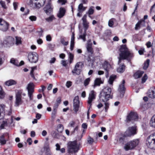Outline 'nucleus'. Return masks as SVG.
Masks as SVG:
<instances>
[{
  "mask_svg": "<svg viewBox=\"0 0 155 155\" xmlns=\"http://www.w3.org/2000/svg\"><path fill=\"white\" fill-rule=\"evenodd\" d=\"M119 51L120 53L118 64L121 62L122 60L126 59L130 61L133 57V54L127 48L125 45H121Z\"/></svg>",
  "mask_w": 155,
  "mask_h": 155,
  "instance_id": "f257e3e1",
  "label": "nucleus"
},
{
  "mask_svg": "<svg viewBox=\"0 0 155 155\" xmlns=\"http://www.w3.org/2000/svg\"><path fill=\"white\" fill-rule=\"evenodd\" d=\"M111 91V88L109 87L104 88L100 93L99 97L100 101L105 102V111L107 112L109 108V104L107 102L110 97V94Z\"/></svg>",
  "mask_w": 155,
  "mask_h": 155,
  "instance_id": "f03ea898",
  "label": "nucleus"
},
{
  "mask_svg": "<svg viewBox=\"0 0 155 155\" xmlns=\"http://www.w3.org/2000/svg\"><path fill=\"white\" fill-rule=\"evenodd\" d=\"M45 0H30V5L31 6L35 8H40L44 5Z\"/></svg>",
  "mask_w": 155,
  "mask_h": 155,
  "instance_id": "7ed1b4c3",
  "label": "nucleus"
},
{
  "mask_svg": "<svg viewBox=\"0 0 155 155\" xmlns=\"http://www.w3.org/2000/svg\"><path fill=\"white\" fill-rule=\"evenodd\" d=\"M139 141L138 139H136L131 141L126 144L124 147L126 150H131L138 145Z\"/></svg>",
  "mask_w": 155,
  "mask_h": 155,
  "instance_id": "20e7f679",
  "label": "nucleus"
},
{
  "mask_svg": "<svg viewBox=\"0 0 155 155\" xmlns=\"http://www.w3.org/2000/svg\"><path fill=\"white\" fill-rule=\"evenodd\" d=\"M138 119V116L137 113L131 112L127 116L125 121L127 123L130 121L133 122L134 121H137Z\"/></svg>",
  "mask_w": 155,
  "mask_h": 155,
  "instance_id": "39448f33",
  "label": "nucleus"
},
{
  "mask_svg": "<svg viewBox=\"0 0 155 155\" xmlns=\"http://www.w3.org/2000/svg\"><path fill=\"white\" fill-rule=\"evenodd\" d=\"M137 129L135 126L129 127L124 133V135L125 136L130 137L136 134Z\"/></svg>",
  "mask_w": 155,
  "mask_h": 155,
  "instance_id": "423d86ee",
  "label": "nucleus"
},
{
  "mask_svg": "<svg viewBox=\"0 0 155 155\" xmlns=\"http://www.w3.org/2000/svg\"><path fill=\"white\" fill-rule=\"evenodd\" d=\"M125 83V81L124 80L122 81V83L119 85L118 89L119 94L118 95V97L119 98H122L124 96L126 89L124 87Z\"/></svg>",
  "mask_w": 155,
  "mask_h": 155,
  "instance_id": "0eeeda50",
  "label": "nucleus"
},
{
  "mask_svg": "<svg viewBox=\"0 0 155 155\" xmlns=\"http://www.w3.org/2000/svg\"><path fill=\"white\" fill-rule=\"evenodd\" d=\"M28 58L30 62L36 63L38 60V55L35 52H31L28 54Z\"/></svg>",
  "mask_w": 155,
  "mask_h": 155,
  "instance_id": "6e6552de",
  "label": "nucleus"
},
{
  "mask_svg": "<svg viewBox=\"0 0 155 155\" xmlns=\"http://www.w3.org/2000/svg\"><path fill=\"white\" fill-rule=\"evenodd\" d=\"M68 151L69 153L78 151V148L75 142H71L69 143L68 147Z\"/></svg>",
  "mask_w": 155,
  "mask_h": 155,
  "instance_id": "1a4fd4ad",
  "label": "nucleus"
},
{
  "mask_svg": "<svg viewBox=\"0 0 155 155\" xmlns=\"http://www.w3.org/2000/svg\"><path fill=\"white\" fill-rule=\"evenodd\" d=\"M83 66L84 65L82 62H78L77 63L75 66L74 69L72 71V73L76 74H79Z\"/></svg>",
  "mask_w": 155,
  "mask_h": 155,
  "instance_id": "9d476101",
  "label": "nucleus"
},
{
  "mask_svg": "<svg viewBox=\"0 0 155 155\" xmlns=\"http://www.w3.org/2000/svg\"><path fill=\"white\" fill-rule=\"evenodd\" d=\"M146 143L149 148L155 150V138L149 137L146 141Z\"/></svg>",
  "mask_w": 155,
  "mask_h": 155,
  "instance_id": "9b49d317",
  "label": "nucleus"
},
{
  "mask_svg": "<svg viewBox=\"0 0 155 155\" xmlns=\"http://www.w3.org/2000/svg\"><path fill=\"white\" fill-rule=\"evenodd\" d=\"M27 89L28 91V94L30 100L33 99L32 94L34 91V85L33 83H30L28 85Z\"/></svg>",
  "mask_w": 155,
  "mask_h": 155,
  "instance_id": "f8f14e48",
  "label": "nucleus"
},
{
  "mask_svg": "<svg viewBox=\"0 0 155 155\" xmlns=\"http://www.w3.org/2000/svg\"><path fill=\"white\" fill-rule=\"evenodd\" d=\"M0 25L1 26V29L3 31H6L8 29L9 26L8 23L2 18H0Z\"/></svg>",
  "mask_w": 155,
  "mask_h": 155,
  "instance_id": "ddd939ff",
  "label": "nucleus"
},
{
  "mask_svg": "<svg viewBox=\"0 0 155 155\" xmlns=\"http://www.w3.org/2000/svg\"><path fill=\"white\" fill-rule=\"evenodd\" d=\"M79 104L80 101L79 100V97L77 96L75 97L73 100V110L75 112L76 114L78 110Z\"/></svg>",
  "mask_w": 155,
  "mask_h": 155,
  "instance_id": "4468645a",
  "label": "nucleus"
},
{
  "mask_svg": "<svg viewBox=\"0 0 155 155\" xmlns=\"http://www.w3.org/2000/svg\"><path fill=\"white\" fill-rule=\"evenodd\" d=\"M14 39L13 38L8 36L4 40L3 43L4 44L9 47L14 44Z\"/></svg>",
  "mask_w": 155,
  "mask_h": 155,
  "instance_id": "2eb2a0df",
  "label": "nucleus"
},
{
  "mask_svg": "<svg viewBox=\"0 0 155 155\" xmlns=\"http://www.w3.org/2000/svg\"><path fill=\"white\" fill-rule=\"evenodd\" d=\"M21 92L20 91H18L16 94V102L15 105L17 106H18L22 103V101L21 99Z\"/></svg>",
  "mask_w": 155,
  "mask_h": 155,
  "instance_id": "dca6fc26",
  "label": "nucleus"
},
{
  "mask_svg": "<svg viewBox=\"0 0 155 155\" xmlns=\"http://www.w3.org/2000/svg\"><path fill=\"white\" fill-rule=\"evenodd\" d=\"M43 9L47 15H49L51 14V12L52 11L53 8L51 5L50 2H48Z\"/></svg>",
  "mask_w": 155,
  "mask_h": 155,
  "instance_id": "f3484780",
  "label": "nucleus"
},
{
  "mask_svg": "<svg viewBox=\"0 0 155 155\" xmlns=\"http://www.w3.org/2000/svg\"><path fill=\"white\" fill-rule=\"evenodd\" d=\"M95 92L94 91H91L89 94L87 103L90 104V107H91V102L95 98Z\"/></svg>",
  "mask_w": 155,
  "mask_h": 155,
  "instance_id": "a211bd4d",
  "label": "nucleus"
},
{
  "mask_svg": "<svg viewBox=\"0 0 155 155\" xmlns=\"http://www.w3.org/2000/svg\"><path fill=\"white\" fill-rule=\"evenodd\" d=\"M86 48L87 52L92 54L93 53L94 50L92 48V44L91 42V40L89 39L86 45Z\"/></svg>",
  "mask_w": 155,
  "mask_h": 155,
  "instance_id": "6ab92c4d",
  "label": "nucleus"
},
{
  "mask_svg": "<svg viewBox=\"0 0 155 155\" xmlns=\"http://www.w3.org/2000/svg\"><path fill=\"white\" fill-rule=\"evenodd\" d=\"M103 66L104 69L106 71L105 73L106 75H108L110 69L111 68L110 65L108 62L105 61L104 63Z\"/></svg>",
  "mask_w": 155,
  "mask_h": 155,
  "instance_id": "aec40b11",
  "label": "nucleus"
},
{
  "mask_svg": "<svg viewBox=\"0 0 155 155\" xmlns=\"http://www.w3.org/2000/svg\"><path fill=\"white\" fill-rule=\"evenodd\" d=\"M65 12V8L61 7L60 8L59 11L57 14V15L59 18H61L64 15Z\"/></svg>",
  "mask_w": 155,
  "mask_h": 155,
  "instance_id": "412c9836",
  "label": "nucleus"
},
{
  "mask_svg": "<svg viewBox=\"0 0 155 155\" xmlns=\"http://www.w3.org/2000/svg\"><path fill=\"white\" fill-rule=\"evenodd\" d=\"M147 95L150 98H155V87L149 91Z\"/></svg>",
  "mask_w": 155,
  "mask_h": 155,
  "instance_id": "4be33fe9",
  "label": "nucleus"
},
{
  "mask_svg": "<svg viewBox=\"0 0 155 155\" xmlns=\"http://www.w3.org/2000/svg\"><path fill=\"white\" fill-rule=\"evenodd\" d=\"M16 84V82L15 81L13 80H10L7 81L5 82V84L7 86H10L12 85L15 84Z\"/></svg>",
  "mask_w": 155,
  "mask_h": 155,
  "instance_id": "5701e85b",
  "label": "nucleus"
},
{
  "mask_svg": "<svg viewBox=\"0 0 155 155\" xmlns=\"http://www.w3.org/2000/svg\"><path fill=\"white\" fill-rule=\"evenodd\" d=\"M86 7H84L83 6V4L81 3L78 5V11L80 12H82L86 10Z\"/></svg>",
  "mask_w": 155,
  "mask_h": 155,
  "instance_id": "b1692460",
  "label": "nucleus"
},
{
  "mask_svg": "<svg viewBox=\"0 0 155 155\" xmlns=\"http://www.w3.org/2000/svg\"><path fill=\"white\" fill-rule=\"evenodd\" d=\"M103 83L101 78H97L94 81V87L96 86H100L101 84H102Z\"/></svg>",
  "mask_w": 155,
  "mask_h": 155,
  "instance_id": "393cba45",
  "label": "nucleus"
},
{
  "mask_svg": "<svg viewBox=\"0 0 155 155\" xmlns=\"http://www.w3.org/2000/svg\"><path fill=\"white\" fill-rule=\"evenodd\" d=\"M143 71H138L135 73L134 75V77L135 78H140L144 73Z\"/></svg>",
  "mask_w": 155,
  "mask_h": 155,
  "instance_id": "a878e982",
  "label": "nucleus"
},
{
  "mask_svg": "<svg viewBox=\"0 0 155 155\" xmlns=\"http://www.w3.org/2000/svg\"><path fill=\"white\" fill-rule=\"evenodd\" d=\"M74 34H73L71 36V45H70V49L71 50H72L74 45Z\"/></svg>",
  "mask_w": 155,
  "mask_h": 155,
  "instance_id": "bb28decb",
  "label": "nucleus"
},
{
  "mask_svg": "<svg viewBox=\"0 0 155 155\" xmlns=\"http://www.w3.org/2000/svg\"><path fill=\"white\" fill-rule=\"evenodd\" d=\"M125 66L124 64L120 65L117 69V71L118 72L122 73L125 69Z\"/></svg>",
  "mask_w": 155,
  "mask_h": 155,
  "instance_id": "cd10ccee",
  "label": "nucleus"
},
{
  "mask_svg": "<svg viewBox=\"0 0 155 155\" xmlns=\"http://www.w3.org/2000/svg\"><path fill=\"white\" fill-rule=\"evenodd\" d=\"M150 126L155 128V115L153 116L150 121Z\"/></svg>",
  "mask_w": 155,
  "mask_h": 155,
  "instance_id": "c85d7f7f",
  "label": "nucleus"
},
{
  "mask_svg": "<svg viewBox=\"0 0 155 155\" xmlns=\"http://www.w3.org/2000/svg\"><path fill=\"white\" fill-rule=\"evenodd\" d=\"M4 108L2 105L0 106V120L3 119L4 117Z\"/></svg>",
  "mask_w": 155,
  "mask_h": 155,
  "instance_id": "c756f323",
  "label": "nucleus"
},
{
  "mask_svg": "<svg viewBox=\"0 0 155 155\" xmlns=\"http://www.w3.org/2000/svg\"><path fill=\"white\" fill-rule=\"evenodd\" d=\"M116 78V76L115 75H111L109 79L108 82L109 84H112L114 80Z\"/></svg>",
  "mask_w": 155,
  "mask_h": 155,
  "instance_id": "7c9ffc66",
  "label": "nucleus"
},
{
  "mask_svg": "<svg viewBox=\"0 0 155 155\" xmlns=\"http://www.w3.org/2000/svg\"><path fill=\"white\" fill-rule=\"evenodd\" d=\"M52 136L56 138H58L60 137L59 134L55 131H52L51 133Z\"/></svg>",
  "mask_w": 155,
  "mask_h": 155,
  "instance_id": "2f4dec72",
  "label": "nucleus"
},
{
  "mask_svg": "<svg viewBox=\"0 0 155 155\" xmlns=\"http://www.w3.org/2000/svg\"><path fill=\"white\" fill-rule=\"evenodd\" d=\"M10 62L11 63L14 65L18 66V61L14 58H12L11 59Z\"/></svg>",
  "mask_w": 155,
  "mask_h": 155,
  "instance_id": "473e14b6",
  "label": "nucleus"
},
{
  "mask_svg": "<svg viewBox=\"0 0 155 155\" xmlns=\"http://www.w3.org/2000/svg\"><path fill=\"white\" fill-rule=\"evenodd\" d=\"M4 135H2L0 137V143L2 145L6 143V140L5 139Z\"/></svg>",
  "mask_w": 155,
  "mask_h": 155,
  "instance_id": "72a5a7b5",
  "label": "nucleus"
},
{
  "mask_svg": "<svg viewBox=\"0 0 155 155\" xmlns=\"http://www.w3.org/2000/svg\"><path fill=\"white\" fill-rule=\"evenodd\" d=\"M16 43L15 44L18 45L21 44V38L20 37L16 36L15 37Z\"/></svg>",
  "mask_w": 155,
  "mask_h": 155,
  "instance_id": "f704fd0d",
  "label": "nucleus"
},
{
  "mask_svg": "<svg viewBox=\"0 0 155 155\" xmlns=\"http://www.w3.org/2000/svg\"><path fill=\"white\" fill-rule=\"evenodd\" d=\"M63 129L64 127L61 124H59L58 125L57 127V131L59 133H62Z\"/></svg>",
  "mask_w": 155,
  "mask_h": 155,
  "instance_id": "c9c22d12",
  "label": "nucleus"
},
{
  "mask_svg": "<svg viewBox=\"0 0 155 155\" xmlns=\"http://www.w3.org/2000/svg\"><path fill=\"white\" fill-rule=\"evenodd\" d=\"M86 35V32L84 31V34L83 35H80L79 36V37L78 38V39H82L83 41H86V38H85V36Z\"/></svg>",
  "mask_w": 155,
  "mask_h": 155,
  "instance_id": "e433bc0d",
  "label": "nucleus"
},
{
  "mask_svg": "<svg viewBox=\"0 0 155 155\" xmlns=\"http://www.w3.org/2000/svg\"><path fill=\"white\" fill-rule=\"evenodd\" d=\"M94 7L93 6H91L90 7L87 12V13L88 14V15H91L93 14L94 12Z\"/></svg>",
  "mask_w": 155,
  "mask_h": 155,
  "instance_id": "4c0bfd02",
  "label": "nucleus"
},
{
  "mask_svg": "<svg viewBox=\"0 0 155 155\" xmlns=\"http://www.w3.org/2000/svg\"><path fill=\"white\" fill-rule=\"evenodd\" d=\"M150 60L147 59L146 62L144 63V65L143 67V69L145 70H146L148 67L149 65L150 62Z\"/></svg>",
  "mask_w": 155,
  "mask_h": 155,
  "instance_id": "58836bf2",
  "label": "nucleus"
},
{
  "mask_svg": "<svg viewBox=\"0 0 155 155\" xmlns=\"http://www.w3.org/2000/svg\"><path fill=\"white\" fill-rule=\"evenodd\" d=\"M125 136L124 135V136H122L120 137L119 138L118 142L122 144H123L124 143V138Z\"/></svg>",
  "mask_w": 155,
  "mask_h": 155,
  "instance_id": "ea45409f",
  "label": "nucleus"
},
{
  "mask_svg": "<svg viewBox=\"0 0 155 155\" xmlns=\"http://www.w3.org/2000/svg\"><path fill=\"white\" fill-rule=\"evenodd\" d=\"M88 24V23L87 21L83 22L84 28L85 32L86 31L88 28L89 26Z\"/></svg>",
  "mask_w": 155,
  "mask_h": 155,
  "instance_id": "a19ab883",
  "label": "nucleus"
},
{
  "mask_svg": "<svg viewBox=\"0 0 155 155\" xmlns=\"http://www.w3.org/2000/svg\"><path fill=\"white\" fill-rule=\"evenodd\" d=\"M54 19L55 18L54 16L53 15H52L49 17L45 18V20L48 22H50Z\"/></svg>",
  "mask_w": 155,
  "mask_h": 155,
  "instance_id": "79ce46f5",
  "label": "nucleus"
},
{
  "mask_svg": "<svg viewBox=\"0 0 155 155\" xmlns=\"http://www.w3.org/2000/svg\"><path fill=\"white\" fill-rule=\"evenodd\" d=\"M61 42L64 45H67L68 44V41H65L64 38H62L61 39Z\"/></svg>",
  "mask_w": 155,
  "mask_h": 155,
  "instance_id": "37998d69",
  "label": "nucleus"
},
{
  "mask_svg": "<svg viewBox=\"0 0 155 155\" xmlns=\"http://www.w3.org/2000/svg\"><path fill=\"white\" fill-rule=\"evenodd\" d=\"M90 81V78H88L85 79L84 82V84L85 86H86L87 85Z\"/></svg>",
  "mask_w": 155,
  "mask_h": 155,
  "instance_id": "c03bdc74",
  "label": "nucleus"
},
{
  "mask_svg": "<svg viewBox=\"0 0 155 155\" xmlns=\"http://www.w3.org/2000/svg\"><path fill=\"white\" fill-rule=\"evenodd\" d=\"M87 141V143H88L90 144H91L94 142V140L92 138H91L90 137H89L88 138Z\"/></svg>",
  "mask_w": 155,
  "mask_h": 155,
  "instance_id": "a18cd8bd",
  "label": "nucleus"
},
{
  "mask_svg": "<svg viewBox=\"0 0 155 155\" xmlns=\"http://www.w3.org/2000/svg\"><path fill=\"white\" fill-rule=\"evenodd\" d=\"M0 3L2 8L4 9L7 8V6L6 5L5 2L3 1H1L0 2Z\"/></svg>",
  "mask_w": 155,
  "mask_h": 155,
  "instance_id": "49530a36",
  "label": "nucleus"
},
{
  "mask_svg": "<svg viewBox=\"0 0 155 155\" xmlns=\"http://www.w3.org/2000/svg\"><path fill=\"white\" fill-rule=\"evenodd\" d=\"M69 58L70 59V63H71L72 62V61L74 58L73 55L71 53H70Z\"/></svg>",
  "mask_w": 155,
  "mask_h": 155,
  "instance_id": "de8ad7c7",
  "label": "nucleus"
},
{
  "mask_svg": "<svg viewBox=\"0 0 155 155\" xmlns=\"http://www.w3.org/2000/svg\"><path fill=\"white\" fill-rule=\"evenodd\" d=\"M75 124V122L73 121H71L68 124V127H74Z\"/></svg>",
  "mask_w": 155,
  "mask_h": 155,
  "instance_id": "09e8293b",
  "label": "nucleus"
},
{
  "mask_svg": "<svg viewBox=\"0 0 155 155\" xmlns=\"http://www.w3.org/2000/svg\"><path fill=\"white\" fill-rule=\"evenodd\" d=\"M72 84V82L70 81H67L66 82V86L68 88H69Z\"/></svg>",
  "mask_w": 155,
  "mask_h": 155,
  "instance_id": "8fccbe9b",
  "label": "nucleus"
},
{
  "mask_svg": "<svg viewBox=\"0 0 155 155\" xmlns=\"http://www.w3.org/2000/svg\"><path fill=\"white\" fill-rule=\"evenodd\" d=\"M155 12V3L151 7L150 10V13H151L152 12Z\"/></svg>",
  "mask_w": 155,
  "mask_h": 155,
  "instance_id": "3c124183",
  "label": "nucleus"
},
{
  "mask_svg": "<svg viewBox=\"0 0 155 155\" xmlns=\"http://www.w3.org/2000/svg\"><path fill=\"white\" fill-rule=\"evenodd\" d=\"M147 78V77L146 74H145L143 77L142 79V82L144 83Z\"/></svg>",
  "mask_w": 155,
  "mask_h": 155,
  "instance_id": "603ef678",
  "label": "nucleus"
},
{
  "mask_svg": "<svg viewBox=\"0 0 155 155\" xmlns=\"http://www.w3.org/2000/svg\"><path fill=\"white\" fill-rule=\"evenodd\" d=\"M7 125V122L5 121H3L2 122V124L1 125V128L2 129L4 128V127L5 126Z\"/></svg>",
  "mask_w": 155,
  "mask_h": 155,
  "instance_id": "864d4df0",
  "label": "nucleus"
},
{
  "mask_svg": "<svg viewBox=\"0 0 155 155\" xmlns=\"http://www.w3.org/2000/svg\"><path fill=\"white\" fill-rule=\"evenodd\" d=\"M114 24L113 21L112 19H110L108 21V25L110 27H112Z\"/></svg>",
  "mask_w": 155,
  "mask_h": 155,
  "instance_id": "5fc2aeb1",
  "label": "nucleus"
},
{
  "mask_svg": "<svg viewBox=\"0 0 155 155\" xmlns=\"http://www.w3.org/2000/svg\"><path fill=\"white\" fill-rule=\"evenodd\" d=\"M29 19L31 21H35L36 20V17L34 16H30L29 18Z\"/></svg>",
  "mask_w": 155,
  "mask_h": 155,
  "instance_id": "6e6d98bb",
  "label": "nucleus"
},
{
  "mask_svg": "<svg viewBox=\"0 0 155 155\" xmlns=\"http://www.w3.org/2000/svg\"><path fill=\"white\" fill-rule=\"evenodd\" d=\"M57 110L53 109L51 114V116L52 118L55 117V115L56 113Z\"/></svg>",
  "mask_w": 155,
  "mask_h": 155,
  "instance_id": "4d7b16f0",
  "label": "nucleus"
},
{
  "mask_svg": "<svg viewBox=\"0 0 155 155\" xmlns=\"http://www.w3.org/2000/svg\"><path fill=\"white\" fill-rule=\"evenodd\" d=\"M78 126H76L75 127L74 129V130L71 131V134H73L75 133V131H78Z\"/></svg>",
  "mask_w": 155,
  "mask_h": 155,
  "instance_id": "13d9d810",
  "label": "nucleus"
},
{
  "mask_svg": "<svg viewBox=\"0 0 155 155\" xmlns=\"http://www.w3.org/2000/svg\"><path fill=\"white\" fill-rule=\"evenodd\" d=\"M45 153L46 155H51V152L49 148H47L45 150Z\"/></svg>",
  "mask_w": 155,
  "mask_h": 155,
  "instance_id": "bf43d9fd",
  "label": "nucleus"
},
{
  "mask_svg": "<svg viewBox=\"0 0 155 155\" xmlns=\"http://www.w3.org/2000/svg\"><path fill=\"white\" fill-rule=\"evenodd\" d=\"M12 114V110L11 107L8 110L6 111V114L8 115H10Z\"/></svg>",
  "mask_w": 155,
  "mask_h": 155,
  "instance_id": "052dcab7",
  "label": "nucleus"
},
{
  "mask_svg": "<svg viewBox=\"0 0 155 155\" xmlns=\"http://www.w3.org/2000/svg\"><path fill=\"white\" fill-rule=\"evenodd\" d=\"M58 2L61 5H64L66 2V1L65 0H58Z\"/></svg>",
  "mask_w": 155,
  "mask_h": 155,
  "instance_id": "680f3d73",
  "label": "nucleus"
},
{
  "mask_svg": "<svg viewBox=\"0 0 155 155\" xmlns=\"http://www.w3.org/2000/svg\"><path fill=\"white\" fill-rule=\"evenodd\" d=\"M87 16L86 15H84L83 16L82 18V20L83 21V22L87 21L86 20Z\"/></svg>",
  "mask_w": 155,
  "mask_h": 155,
  "instance_id": "e2e57ef3",
  "label": "nucleus"
},
{
  "mask_svg": "<svg viewBox=\"0 0 155 155\" xmlns=\"http://www.w3.org/2000/svg\"><path fill=\"white\" fill-rule=\"evenodd\" d=\"M4 92L2 87L0 86V98H2V96L3 95Z\"/></svg>",
  "mask_w": 155,
  "mask_h": 155,
  "instance_id": "0e129e2a",
  "label": "nucleus"
},
{
  "mask_svg": "<svg viewBox=\"0 0 155 155\" xmlns=\"http://www.w3.org/2000/svg\"><path fill=\"white\" fill-rule=\"evenodd\" d=\"M141 22L139 21L137 23L135 27V29L137 30L138 29V28L140 27V24Z\"/></svg>",
  "mask_w": 155,
  "mask_h": 155,
  "instance_id": "69168bd1",
  "label": "nucleus"
},
{
  "mask_svg": "<svg viewBox=\"0 0 155 155\" xmlns=\"http://www.w3.org/2000/svg\"><path fill=\"white\" fill-rule=\"evenodd\" d=\"M61 64L64 66H66L67 64L66 62V61H64V60H62L61 61Z\"/></svg>",
  "mask_w": 155,
  "mask_h": 155,
  "instance_id": "338daca9",
  "label": "nucleus"
},
{
  "mask_svg": "<svg viewBox=\"0 0 155 155\" xmlns=\"http://www.w3.org/2000/svg\"><path fill=\"white\" fill-rule=\"evenodd\" d=\"M46 40L47 41H50L51 40V38L50 35H48L46 36Z\"/></svg>",
  "mask_w": 155,
  "mask_h": 155,
  "instance_id": "774afa93",
  "label": "nucleus"
}]
</instances>
